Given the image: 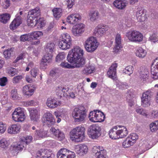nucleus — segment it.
I'll return each mask as SVG.
<instances>
[{"label":"nucleus","mask_w":158,"mask_h":158,"mask_svg":"<svg viewBox=\"0 0 158 158\" xmlns=\"http://www.w3.org/2000/svg\"><path fill=\"white\" fill-rule=\"evenodd\" d=\"M32 139V136H27L21 138L20 141L17 143L11 145L10 149V152L12 156H14L17 155L19 151L23 150L26 145L31 142Z\"/></svg>","instance_id":"1"},{"label":"nucleus","mask_w":158,"mask_h":158,"mask_svg":"<svg viewBox=\"0 0 158 158\" xmlns=\"http://www.w3.org/2000/svg\"><path fill=\"white\" fill-rule=\"evenodd\" d=\"M128 131L125 127L117 126L114 127L109 131V137L112 139H116L126 136Z\"/></svg>","instance_id":"2"},{"label":"nucleus","mask_w":158,"mask_h":158,"mask_svg":"<svg viewBox=\"0 0 158 158\" xmlns=\"http://www.w3.org/2000/svg\"><path fill=\"white\" fill-rule=\"evenodd\" d=\"M71 139L75 142H82L85 138V128L81 126L74 128L70 131Z\"/></svg>","instance_id":"3"},{"label":"nucleus","mask_w":158,"mask_h":158,"mask_svg":"<svg viewBox=\"0 0 158 158\" xmlns=\"http://www.w3.org/2000/svg\"><path fill=\"white\" fill-rule=\"evenodd\" d=\"M72 116L75 122L83 121L86 116V111L83 106H80L75 108L72 113Z\"/></svg>","instance_id":"4"},{"label":"nucleus","mask_w":158,"mask_h":158,"mask_svg":"<svg viewBox=\"0 0 158 158\" xmlns=\"http://www.w3.org/2000/svg\"><path fill=\"white\" fill-rule=\"evenodd\" d=\"M83 50L78 47H76L69 51L67 57V60L73 65L77 58L83 56Z\"/></svg>","instance_id":"5"},{"label":"nucleus","mask_w":158,"mask_h":158,"mask_svg":"<svg viewBox=\"0 0 158 158\" xmlns=\"http://www.w3.org/2000/svg\"><path fill=\"white\" fill-rule=\"evenodd\" d=\"M126 36L129 40L132 42L139 43L142 41L143 36L139 31L131 29L126 32Z\"/></svg>","instance_id":"6"},{"label":"nucleus","mask_w":158,"mask_h":158,"mask_svg":"<svg viewBox=\"0 0 158 158\" xmlns=\"http://www.w3.org/2000/svg\"><path fill=\"white\" fill-rule=\"evenodd\" d=\"M86 51L89 53H92L97 48L98 43L95 37L91 36L88 38L84 44Z\"/></svg>","instance_id":"7"},{"label":"nucleus","mask_w":158,"mask_h":158,"mask_svg":"<svg viewBox=\"0 0 158 158\" xmlns=\"http://www.w3.org/2000/svg\"><path fill=\"white\" fill-rule=\"evenodd\" d=\"M72 45V39L70 35L66 33L62 34L60 37L58 45L60 48L63 50L69 49Z\"/></svg>","instance_id":"8"},{"label":"nucleus","mask_w":158,"mask_h":158,"mask_svg":"<svg viewBox=\"0 0 158 158\" xmlns=\"http://www.w3.org/2000/svg\"><path fill=\"white\" fill-rule=\"evenodd\" d=\"M12 115L13 120L16 122H22L26 118L23 109L20 107L16 108Z\"/></svg>","instance_id":"9"},{"label":"nucleus","mask_w":158,"mask_h":158,"mask_svg":"<svg viewBox=\"0 0 158 158\" xmlns=\"http://www.w3.org/2000/svg\"><path fill=\"white\" fill-rule=\"evenodd\" d=\"M100 127L98 124H93L88 128V133L90 137L93 139H96L100 135Z\"/></svg>","instance_id":"10"},{"label":"nucleus","mask_w":158,"mask_h":158,"mask_svg":"<svg viewBox=\"0 0 158 158\" xmlns=\"http://www.w3.org/2000/svg\"><path fill=\"white\" fill-rule=\"evenodd\" d=\"M152 94V92L148 90L143 93L141 97V105L144 107H147L150 105L151 97Z\"/></svg>","instance_id":"11"},{"label":"nucleus","mask_w":158,"mask_h":158,"mask_svg":"<svg viewBox=\"0 0 158 158\" xmlns=\"http://www.w3.org/2000/svg\"><path fill=\"white\" fill-rule=\"evenodd\" d=\"M109 29L108 26L103 24H98L95 28L94 35L96 36L100 37L105 35L106 32Z\"/></svg>","instance_id":"12"},{"label":"nucleus","mask_w":158,"mask_h":158,"mask_svg":"<svg viewBox=\"0 0 158 158\" xmlns=\"http://www.w3.org/2000/svg\"><path fill=\"white\" fill-rule=\"evenodd\" d=\"M57 158H75V155L74 152L65 148L60 149L57 154Z\"/></svg>","instance_id":"13"},{"label":"nucleus","mask_w":158,"mask_h":158,"mask_svg":"<svg viewBox=\"0 0 158 158\" xmlns=\"http://www.w3.org/2000/svg\"><path fill=\"white\" fill-rule=\"evenodd\" d=\"M42 120L43 122L48 127L54 125L55 123V119L52 113L47 111L43 115Z\"/></svg>","instance_id":"14"},{"label":"nucleus","mask_w":158,"mask_h":158,"mask_svg":"<svg viewBox=\"0 0 158 158\" xmlns=\"http://www.w3.org/2000/svg\"><path fill=\"white\" fill-rule=\"evenodd\" d=\"M31 21L27 22L29 26L33 27H35V29H41L45 25L44 19V18L40 17Z\"/></svg>","instance_id":"15"},{"label":"nucleus","mask_w":158,"mask_h":158,"mask_svg":"<svg viewBox=\"0 0 158 158\" xmlns=\"http://www.w3.org/2000/svg\"><path fill=\"white\" fill-rule=\"evenodd\" d=\"M69 88L66 86H58L56 88V95L59 98H67L68 94Z\"/></svg>","instance_id":"16"},{"label":"nucleus","mask_w":158,"mask_h":158,"mask_svg":"<svg viewBox=\"0 0 158 158\" xmlns=\"http://www.w3.org/2000/svg\"><path fill=\"white\" fill-rule=\"evenodd\" d=\"M40 10L39 7L30 10L28 12V16L27 20V22L32 21L34 19L40 17Z\"/></svg>","instance_id":"17"},{"label":"nucleus","mask_w":158,"mask_h":158,"mask_svg":"<svg viewBox=\"0 0 158 158\" xmlns=\"http://www.w3.org/2000/svg\"><path fill=\"white\" fill-rule=\"evenodd\" d=\"M151 77L154 80L158 79V57L152 64L151 67Z\"/></svg>","instance_id":"18"},{"label":"nucleus","mask_w":158,"mask_h":158,"mask_svg":"<svg viewBox=\"0 0 158 158\" xmlns=\"http://www.w3.org/2000/svg\"><path fill=\"white\" fill-rule=\"evenodd\" d=\"M122 48L121 35L120 34L118 33L115 36V46L113 48V52L114 53H117Z\"/></svg>","instance_id":"19"},{"label":"nucleus","mask_w":158,"mask_h":158,"mask_svg":"<svg viewBox=\"0 0 158 158\" xmlns=\"http://www.w3.org/2000/svg\"><path fill=\"white\" fill-rule=\"evenodd\" d=\"M54 155L48 150L41 149L36 154V158H53Z\"/></svg>","instance_id":"20"},{"label":"nucleus","mask_w":158,"mask_h":158,"mask_svg":"<svg viewBox=\"0 0 158 158\" xmlns=\"http://www.w3.org/2000/svg\"><path fill=\"white\" fill-rule=\"evenodd\" d=\"M136 17L138 21L139 22L145 21L147 19L146 11L141 7H139L136 12Z\"/></svg>","instance_id":"21"},{"label":"nucleus","mask_w":158,"mask_h":158,"mask_svg":"<svg viewBox=\"0 0 158 158\" xmlns=\"http://www.w3.org/2000/svg\"><path fill=\"white\" fill-rule=\"evenodd\" d=\"M50 131L58 140L61 141L64 139L65 136L64 134L59 129L52 127L50 129Z\"/></svg>","instance_id":"22"},{"label":"nucleus","mask_w":158,"mask_h":158,"mask_svg":"<svg viewBox=\"0 0 158 158\" xmlns=\"http://www.w3.org/2000/svg\"><path fill=\"white\" fill-rule=\"evenodd\" d=\"M85 25L82 23L78 24L74 26L72 29L73 35L76 36L80 35L84 31Z\"/></svg>","instance_id":"23"},{"label":"nucleus","mask_w":158,"mask_h":158,"mask_svg":"<svg viewBox=\"0 0 158 158\" xmlns=\"http://www.w3.org/2000/svg\"><path fill=\"white\" fill-rule=\"evenodd\" d=\"M61 104L60 101L57 100L56 98L52 97L48 98L46 102L47 106L51 108L57 107Z\"/></svg>","instance_id":"24"},{"label":"nucleus","mask_w":158,"mask_h":158,"mask_svg":"<svg viewBox=\"0 0 158 158\" xmlns=\"http://www.w3.org/2000/svg\"><path fill=\"white\" fill-rule=\"evenodd\" d=\"M118 64L116 63L113 64L109 68L107 72L109 77L114 80L116 77V69Z\"/></svg>","instance_id":"25"},{"label":"nucleus","mask_w":158,"mask_h":158,"mask_svg":"<svg viewBox=\"0 0 158 158\" xmlns=\"http://www.w3.org/2000/svg\"><path fill=\"white\" fill-rule=\"evenodd\" d=\"M81 19V15L79 14L76 13L69 15L67 18V21L70 24H74Z\"/></svg>","instance_id":"26"},{"label":"nucleus","mask_w":158,"mask_h":158,"mask_svg":"<svg viewBox=\"0 0 158 158\" xmlns=\"http://www.w3.org/2000/svg\"><path fill=\"white\" fill-rule=\"evenodd\" d=\"M52 55L51 53H48L45 54L41 60L40 63L41 67L43 66V68L48 65V64L51 62Z\"/></svg>","instance_id":"27"},{"label":"nucleus","mask_w":158,"mask_h":158,"mask_svg":"<svg viewBox=\"0 0 158 158\" xmlns=\"http://www.w3.org/2000/svg\"><path fill=\"white\" fill-rule=\"evenodd\" d=\"M88 150L87 146L85 144H80L76 146L75 151L76 153L82 155L87 153Z\"/></svg>","instance_id":"28"},{"label":"nucleus","mask_w":158,"mask_h":158,"mask_svg":"<svg viewBox=\"0 0 158 158\" xmlns=\"http://www.w3.org/2000/svg\"><path fill=\"white\" fill-rule=\"evenodd\" d=\"M35 90V88L33 86L26 85L23 88L22 91L24 94L31 96L33 94Z\"/></svg>","instance_id":"29"},{"label":"nucleus","mask_w":158,"mask_h":158,"mask_svg":"<svg viewBox=\"0 0 158 158\" xmlns=\"http://www.w3.org/2000/svg\"><path fill=\"white\" fill-rule=\"evenodd\" d=\"M20 126L19 125L12 124L10 126L8 129V133L10 134H15L20 131Z\"/></svg>","instance_id":"30"},{"label":"nucleus","mask_w":158,"mask_h":158,"mask_svg":"<svg viewBox=\"0 0 158 158\" xmlns=\"http://www.w3.org/2000/svg\"><path fill=\"white\" fill-rule=\"evenodd\" d=\"M114 6L118 9L122 10L127 6L126 1L123 0H115L113 3Z\"/></svg>","instance_id":"31"},{"label":"nucleus","mask_w":158,"mask_h":158,"mask_svg":"<svg viewBox=\"0 0 158 158\" xmlns=\"http://www.w3.org/2000/svg\"><path fill=\"white\" fill-rule=\"evenodd\" d=\"M81 56L80 58H78L76 61L73 65V68H81L83 67L85 63V59Z\"/></svg>","instance_id":"32"},{"label":"nucleus","mask_w":158,"mask_h":158,"mask_svg":"<svg viewBox=\"0 0 158 158\" xmlns=\"http://www.w3.org/2000/svg\"><path fill=\"white\" fill-rule=\"evenodd\" d=\"M96 148L98 149L97 152L95 153V155L97 156L96 158H106L105 156L106 151L103 148L100 146L94 147V148Z\"/></svg>","instance_id":"33"},{"label":"nucleus","mask_w":158,"mask_h":158,"mask_svg":"<svg viewBox=\"0 0 158 158\" xmlns=\"http://www.w3.org/2000/svg\"><path fill=\"white\" fill-rule=\"evenodd\" d=\"M22 23L20 17L18 16L13 20L10 23V27L11 29H16Z\"/></svg>","instance_id":"34"},{"label":"nucleus","mask_w":158,"mask_h":158,"mask_svg":"<svg viewBox=\"0 0 158 158\" xmlns=\"http://www.w3.org/2000/svg\"><path fill=\"white\" fill-rule=\"evenodd\" d=\"M89 19L91 21L93 22L97 20L99 17V14L97 10H93L89 14Z\"/></svg>","instance_id":"35"},{"label":"nucleus","mask_w":158,"mask_h":158,"mask_svg":"<svg viewBox=\"0 0 158 158\" xmlns=\"http://www.w3.org/2000/svg\"><path fill=\"white\" fill-rule=\"evenodd\" d=\"M29 110L30 113V116L31 120L36 121L39 118L38 110L33 108L29 109Z\"/></svg>","instance_id":"36"},{"label":"nucleus","mask_w":158,"mask_h":158,"mask_svg":"<svg viewBox=\"0 0 158 158\" xmlns=\"http://www.w3.org/2000/svg\"><path fill=\"white\" fill-rule=\"evenodd\" d=\"M147 52L145 50L141 47L138 48L135 52L136 56L140 58H144L146 55Z\"/></svg>","instance_id":"37"},{"label":"nucleus","mask_w":158,"mask_h":158,"mask_svg":"<svg viewBox=\"0 0 158 158\" xmlns=\"http://www.w3.org/2000/svg\"><path fill=\"white\" fill-rule=\"evenodd\" d=\"M95 71V68L94 66L89 65L85 68L82 71L83 74L88 75L93 73Z\"/></svg>","instance_id":"38"},{"label":"nucleus","mask_w":158,"mask_h":158,"mask_svg":"<svg viewBox=\"0 0 158 158\" xmlns=\"http://www.w3.org/2000/svg\"><path fill=\"white\" fill-rule=\"evenodd\" d=\"M10 15L7 13L0 15V22L4 24H6L10 20Z\"/></svg>","instance_id":"39"},{"label":"nucleus","mask_w":158,"mask_h":158,"mask_svg":"<svg viewBox=\"0 0 158 158\" xmlns=\"http://www.w3.org/2000/svg\"><path fill=\"white\" fill-rule=\"evenodd\" d=\"M133 139L131 138L129 135L123 143V146L124 148H127L132 145L134 144Z\"/></svg>","instance_id":"40"},{"label":"nucleus","mask_w":158,"mask_h":158,"mask_svg":"<svg viewBox=\"0 0 158 158\" xmlns=\"http://www.w3.org/2000/svg\"><path fill=\"white\" fill-rule=\"evenodd\" d=\"M97 113L96 122H101L103 121L105 118L103 113L98 110H97Z\"/></svg>","instance_id":"41"},{"label":"nucleus","mask_w":158,"mask_h":158,"mask_svg":"<svg viewBox=\"0 0 158 158\" xmlns=\"http://www.w3.org/2000/svg\"><path fill=\"white\" fill-rule=\"evenodd\" d=\"M149 72L147 69H145L140 73V78L141 80L145 81L148 78L149 75Z\"/></svg>","instance_id":"42"},{"label":"nucleus","mask_w":158,"mask_h":158,"mask_svg":"<svg viewBox=\"0 0 158 158\" xmlns=\"http://www.w3.org/2000/svg\"><path fill=\"white\" fill-rule=\"evenodd\" d=\"M133 70L134 68L132 66L128 65L123 70V74L130 76L133 73Z\"/></svg>","instance_id":"43"},{"label":"nucleus","mask_w":158,"mask_h":158,"mask_svg":"<svg viewBox=\"0 0 158 158\" xmlns=\"http://www.w3.org/2000/svg\"><path fill=\"white\" fill-rule=\"evenodd\" d=\"M54 16L56 18L59 19L61 15L62 9L60 8H56L52 10Z\"/></svg>","instance_id":"44"},{"label":"nucleus","mask_w":158,"mask_h":158,"mask_svg":"<svg viewBox=\"0 0 158 158\" xmlns=\"http://www.w3.org/2000/svg\"><path fill=\"white\" fill-rule=\"evenodd\" d=\"M11 96L14 100H19L20 98L17 93V89L14 88L12 89L10 92Z\"/></svg>","instance_id":"45"},{"label":"nucleus","mask_w":158,"mask_h":158,"mask_svg":"<svg viewBox=\"0 0 158 158\" xmlns=\"http://www.w3.org/2000/svg\"><path fill=\"white\" fill-rule=\"evenodd\" d=\"M10 144L9 141L4 138L0 140V147L3 149L7 148Z\"/></svg>","instance_id":"46"},{"label":"nucleus","mask_w":158,"mask_h":158,"mask_svg":"<svg viewBox=\"0 0 158 158\" xmlns=\"http://www.w3.org/2000/svg\"><path fill=\"white\" fill-rule=\"evenodd\" d=\"M150 128L152 132L156 131L158 130V120L155 121L150 124Z\"/></svg>","instance_id":"47"},{"label":"nucleus","mask_w":158,"mask_h":158,"mask_svg":"<svg viewBox=\"0 0 158 158\" xmlns=\"http://www.w3.org/2000/svg\"><path fill=\"white\" fill-rule=\"evenodd\" d=\"M31 38L32 39H37L43 35V33L41 31H34L30 33Z\"/></svg>","instance_id":"48"},{"label":"nucleus","mask_w":158,"mask_h":158,"mask_svg":"<svg viewBox=\"0 0 158 158\" xmlns=\"http://www.w3.org/2000/svg\"><path fill=\"white\" fill-rule=\"evenodd\" d=\"M97 110L90 112L89 115V120L93 122H96V118Z\"/></svg>","instance_id":"49"},{"label":"nucleus","mask_w":158,"mask_h":158,"mask_svg":"<svg viewBox=\"0 0 158 158\" xmlns=\"http://www.w3.org/2000/svg\"><path fill=\"white\" fill-rule=\"evenodd\" d=\"M35 135H37L39 137H45L47 136V132L46 131L41 130L39 131H36Z\"/></svg>","instance_id":"50"},{"label":"nucleus","mask_w":158,"mask_h":158,"mask_svg":"<svg viewBox=\"0 0 158 158\" xmlns=\"http://www.w3.org/2000/svg\"><path fill=\"white\" fill-rule=\"evenodd\" d=\"M55 47V44L54 43H48L46 46V50L52 53Z\"/></svg>","instance_id":"51"},{"label":"nucleus","mask_w":158,"mask_h":158,"mask_svg":"<svg viewBox=\"0 0 158 158\" xmlns=\"http://www.w3.org/2000/svg\"><path fill=\"white\" fill-rule=\"evenodd\" d=\"M65 55L64 52L59 53L56 56V62H60L65 58Z\"/></svg>","instance_id":"52"},{"label":"nucleus","mask_w":158,"mask_h":158,"mask_svg":"<svg viewBox=\"0 0 158 158\" xmlns=\"http://www.w3.org/2000/svg\"><path fill=\"white\" fill-rule=\"evenodd\" d=\"M149 40L151 42L153 43L158 41V36L157 34L153 33L150 35L149 38Z\"/></svg>","instance_id":"53"},{"label":"nucleus","mask_w":158,"mask_h":158,"mask_svg":"<svg viewBox=\"0 0 158 158\" xmlns=\"http://www.w3.org/2000/svg\"><path fill=\"white\" fill-rule=\"evenodd\" d=\"M136 111L137 113L143 116H147L148 112L147 111L142 108H138L136 109Z\"/></svg>","instance_id":"54"},{"label":"nucleus","mask_w":158,"mask_h":158,"mask_svg":"<svg viewBox=\"0 0 158 158\" xmlns=\"http://www.w3.org/2000/svg\"><path fill=\"white\" fill-rule=\"evenodd\" d=\"M30 73L31 76L35 78L39 73V70L37 68H35L31 69L30 71Z\"/></svg>","instance_id":"55"},{"label":"nucleus","mask_w":158,"mask_h":158,"mask_svg":"<svg viewBox=\"0 0 158 158\" xmlns=\"http://www.w3.org/2000/svg\"><path fill=\"white\" fill-rule=\"evenodd\" d=\"M13 50L12 48L8 49L3 52V55L5 58H8L10 56Z\"/></svg>","instance_id":"56"},{"label":"nucleus","mask_w":158,"mask_h":158,"mask_svg":"<svg viewBox=\"0 0 158 158\" xmlns=\"http://www.w3.org/2000/svg\"><path fill=\"white\" fill-rule=\"evenodd\" d=\"M31 37L30 33L22 35L20 37V40L21 41L25 42L27 40Z\"/></svg>","instance_id":"57"},{"label":"nucleus","mask_w":158,"mask_h":158,"mask_svg":"<svg viewBox=\"0 0 158 158\" xmlns=\"http://www.w3.org/2000/svg\"><path fill=\"white\" fill-rule=\"evenodd\" d=\"M8 80L6 77H3L0 78V86H4L7 84Z\"/></svg>","instance_id":"58"},{"label":"nucleus","mask_w":158,"mask_h":158,"mask_svg":"<svg viewBox=\"0 0 158 158\" xmlns=\"http://www.w3.org/2000/svg\"><path fill=\"white\" fill-rule=\"evenodd\" d=\"M8 72L10 76H13L17 74V71L16 69L11 68L8 69Z\"/></svg>","instance_id":"59"},{"label":"nucleus","mask_w":158,"mask_h":158,"mask_svg":"<svg viewBox=\"0 0 158 158\" xmlns=\"http://www.w3.org/2000/svg\"><path fill=\"white\" fill-rule=\"evenodd\" d=\"M23 77L21 75H18L12 79V82L14 84H17L19 82Z\"/></svg>","instance_id":"60"},{"label":"nucleus","mask_w":158,"mask_h":158,"mask_svg":"<svg viewBox=\"0 0 158 158\" xmlns=\"http://www.w3.org/2000/svg\"><path fill=\"white\" fill-rule=\"evenodd\" d=\"M6 125L5 123L2 122H0V133H3L5 131L6 129Z\"/></svg>","instance_id":"61"},{"label":"nucleus","mask_w":158,"mask_h":158,"mask_svg":"<svg viewBox=\"0 0 158 158\" xmlns=\"http://www.w3.org/2000/svg\"><path fill=\"white\" fill-rule=\"evenodd\" d=\"M10 5V0H4L3 2L2 6L5 9H7Z\"/></svg>","instance_id":"62"},{"label":"nucleus","mask_w":158,"mask_h":158,"mask_svg":"<svg viewBox=\"0 0 158 158\" xmlns=\"http://www.w3.org/2000/svg\"><path fill=\"white\" fill-rule=\"evenodd\" d=\"M60 65L63 68H64L70 69L73 67V65L72 66L71 64H69L67 62H62L60 64Z\"/></svg>","instance_id":"63"},{"label":"nucleus","mask_w":158,"mask_h":158,"mask_svg":"<svg viewBox=\"0 0 158 158\" xmlns=\"http://www.w3.org/2000/svg\"><path fill=\"white\" fill-rule=\"evenodd\" d=\"M117 86L118 87L119 89H127L128 87V85L127 83L121 82L117 84Z\"/></svg>","instance_id":"64"}]
</instances>
